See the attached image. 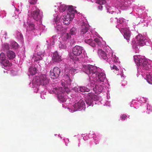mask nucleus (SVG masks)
I'll list each match as a JSON object with an SVG mask.
<instances>
[{
  "instance_id": "obj_1",
  "label": "nucleus",
  "mask_w": 152,
  "mask_h": 152,
  "mask_svg": "<svg viewBox=\"0 0 152 152\" xmlns=\"http://www.w3.org/2000/svg\"><path fill=\"white\" fill-rule=\"evenodd\" d=\"M134 58L135 63L140 68L145 70L148 69V61L145 56L136 55L134 56Z\"/></svg>"
},
{
  "instance_id": "obj_2",
  "label": "nucleus",
  "mask_w": 152,
  "mask_h": 152,
  "mask_svg": "<svg viewBox=\"0 0 152 152\" xmlns=\"http://www.w3.org/2000/svg\"><path fill=\"white\" fill-rule=\"evenodd\" d=\"M83 69L84 72L88 75L91 80L95 76L96 73L98 72V69L96 66L90 65L83 66Z\"/></svg>"
},
{
  "instance_id": "obj_3",
  "label": "nucleus",
  "mask_w": 152,
  "mask_h": 152,
  "mask_svg": "<svg viewBox=\"0 0 152 152\" xmlns=\"http://www.w3.org/2000/svg\"><path fill=\"white\" fill-rule=\"evenodd\" d=\"M35 80L37 83L40 82V84L43 86H45L49 83V80L48 77L45 75H41L40 77H36L35 78Z\"/></svg>"
},
{
  "instance_id": "obj_4",
  "label": "nucleus",
  "mask_w": 152,
  "mask_h": 152,
  "mask_svg": "<svg viewBox=\"0 0 152 152\" xmlns=\"http://www.w3.org/2000/svg\"><path fill=\"white\" fill-rule=\"evenodd\" d=\"M98 100V98L96 95L93 93H89L86 96V102L89 106H90L92 104L93 100L96 101Z\"/></svg>"
},
{
  "instance_id": "obj_5",
  "label": "nucleus",
  "mask_w": 152,
  "mask_h": 152,
  "mask_svg": "<svg viewBox=\"0 0 152 152\" xmlns=\"http://www.w3.org/2000/svg\"><path fill=\"white\" fill-rule=\"evenodd\" d=\"M106 77L105 74L103 72H99L96 73V75L92 79L95 82L99 83L104 82Z\"/></svg>"
},
{
  "instance_id": "obj_6",
  "label": "nucleus",
  "mask_w": 152,
  "mask_h": 152,
  "mask_svg": "<svg viewBox=\"0 0 152 152\" xmlns=\"http://www.w3.org/2000/svg\"><path fill=\"white\" fill-rule=\"evenodd\" d=\"M0 62H1L5 67L7 66H11L12 65V63L6 59V57L4 54L1 53L0 54Z\"/></svg>"
},
{
  "instance_id": "obj_7",
  "label": "nucleus",
  "mask_w": 152,
  "mask_h": 152,
  "mask_svg": "<svg viewBox=\"0 0 152 152\" xmlns=\"http://www.w3.org/2000/svg\"><path fill=\"white\" fill-rule=\"evenodd\" d=\"M60 69L58 67H54L52 71H50V76L51 78L55 79L57 78L60 73Z\"/></svg>"
},
{
  "instance_id": "obj_8",
  "label": "nucleus",
  "mask_w": 152,
  "mask_h": 152,
  "mask_svg": "<svg viewBox=\"0 0 152 152\" xmlns=\"http://www.w3.org/2000/svg\"><path fill=\"white\" fill-rule=\"evenodd\" d=\"M137 44L139 46H143L146 45L145 40H147L145 37L141 34H139L136 37Z\"/></svg>"
},
{
  "instance_id": "obj_9",
  "label": "nucleus",
  "mask_w": 152,
  "mask_h": 152,
  "mask_svg": "<svg viewBox=\"0 0 152 152\" xmlns=\"http://www.w3.org/2000/svg\"><path fill=\"white\" fill-rule=\"evenodd\" d=\"M31 15L34 19L36 21L41 20L42 17V14L40 12V10L39 9L33 11L31 13Z\"/></svg>"
},
{
  "instance_id": "obj_10",
  "label": "nucleus",
  "mask_w": 152,
  "mask_h": 152,
  "mask_svg": "<svg viewBox=\"0 0 152 152\" xmlns=\"http://www.w3.org/2000/svg\"><path fill=\"white\" fill-rule=\"evenodd\" d=\"M83 51V48L78 45L75 46L72 49L73 54L76 56H80Z\"/></svg>"
},
{
  "instance_id": "obj_11",
  "label": "nucleus",
  "mask_w": 152,
  "mask_h": 152,
  "mask_svg": "<svg viewBox=\"0 0 152 152\" xmlns=\"http://www.w3.org/2000/svg\"><path fill=\"white\" fill-rule=\"evenodd\" d=\"M121 32L123 34L124 37L127 41L129 42V40L130 35V31L127 28H122L120 30Z\"/></svg>"
},
{
  "instance_id": "obj_12",
  "label": "nucleus",
  "mask_w": 152,
  "mask_h": 152,
  "mask_svg": "<svg viewBox=\"0 0 152 152\" xmlns=\"http://www.w3.org/2000/svg\"><path fill=\"white\" fill-rule=\"evenodd\" d=\"M84 102L82 100H80L77 103H75L73 105V107L74 108V111H76L79 110L83 108L85 105Z\"/></svg>"
},
{
  "instance_id": "obj_13",
  "label": "nucleus",
  "mask_w": 152,
  "mask_h": 152,
  "mask_svg": "<svg viewBox=\"0 0 152 152\" xmlns=\"http://www.w3.org/2000/svg\"><path fill=\"white\" fill-rule=\"evenodd\" d=\"M98 54L99 57H101L103 59L106 61H107L108 60L107 54L102 49H98Z\"/></svg>"
},
{
  "instance_id": "obj_14",
  "label": "nucleus",
  "mask_w": 152,
  "mask_h": 152,
  "mask_svg": "<svg viewBox=\"0 0 152 152\" xmlns=\"http://www.w3.org/2000/svg\"><path fill=\"white\" fill-rule=\"evenodd\" d=\"M52 59L53 61L56 62H59L62 60L61 56H59L57 51L53 53Z\"/></svg>"
},
{
  "instance_id": "obj_15",
  "label": "nucleus",
  "mask_w": 152,
  "mask_h": 152,
  "mask_svg": "<svg viewBox=\"0 0 152 152\" xmlns=\"http://www.w3.org/2000/svg\"><path fill=\"white\" fill-rule=\"evenodd\" d=\"M89 32L87 25L84 23L82 24L81 26L80 30V32L81 35H83L86 33H88Z\"/></svg>"
},
{
  "instance_id": "obj_16",
  "label": "nucleus",
  "mask_w": 152,
  "mask_h": 152,
  "mask_svg": "<svg viewBox=\"0 0 152 152\" xmlns=\"http://www.w3.org/2000/svg\"><path fill=\"white\" fill-rule=\"evenodd\" d=\"M104 88L100 85H97L95 86L93 90L95 91V93L97 94H99L103 90Z\"/></svg>"
},
{
  "instance_id": "obj_17",
  "label": "nucleus",
  "mask_w": 152,
  "mask_h": 152,
  "mask_svg": "<svg viewBox=\"0 0 152 152\" xmlns=\"http://www.w3.org/2000/svg\"><path fill=\"white\" fill-rule=\"evenodd\" d=\"M6 56L9 59H13L15 58L16 55L14 52L11 50H9L7 52Z\"/></svg>"
},
{
  "instance_id": "obj_18",
  "label": "nucleus",
  "mask_w": 152,
  "mask_h": 152,
  "mask_svg": "<svg viewBox=\"0 0 152 152\" xmlns=\"http://www.w3.org/2000/svg\"><path fill=\"white\" fill-rule=\"evenodd\" d=\"M28 26L26 27V30L27 31H33V32H34V30L35 29V25L34 24L28 22L27 23Z\"/></svg>"
},
{
  "instance_id": "obj_19",
  "label": "nucleus",
  "mask_w": 152,
  "mask_h": 152,
  "mask_svg": "<svg viewBox=\"0 0 152 152\" xmlns=\"http://www.w3.org/2000/svg\"><path fill=\"white\" fill-rule=\"evenodd\" d=\"M74 16V15L73 13L70 14L68 13V12H67V15H65L64 16L63 19L71 20L72 19H73Z\"/></svg>"
},
{
  "instance_id": "obj_20",
  "label": "nucleus",
  "mask_w": 152,
  "mask_h": 152,
  "mask_svg": "<svg viewBox=\"0 0 152 152\" xmlns=\"http://www.w3.org/2000/svg\"><path fill=\"white\" fill-rule=\"evenodd\" d=\"M53 90H55L56 93L59 95L61 94H63L64 92H65L64 89L62 87H58L55 88L54 89H53Z\"/></svg>"
},
{
  "instance_id": "obj_21",
  "label": "nucleus",
  "mask_w": 152,
  "mask_h": 152,
  "mask_svg": "<svg viewBox=\"0 0 152 152\" xmlns=\"http://www.w3.org/2000/svg\"><path fill=\"white\" fill-rule=\"evenodd\" d=\"M37 70L35 67H31L29 68L28 73L32 75H34L37 73Z\"/></svg>"
},
{
  "instance_id": "obj_22",
  "label": "nucleus",
  "mask_w": 152,
  "mask_h": 152,
  "mask_svg": "<svg viewBox=\"0 0 152 152\" xmlns=\"http://www.w3.org/2000/svg\"><path fill=\"white\" fill-rule=\"evenodd\" d=\"M71 38L70 34L68 33H65L62 37V39L63 41H66L67 39Z\"/></svg>"
},
{
  "instance_id": "obj_23",
  "label": "nucleus",
  "mask_w": 152,
  "mask_h": 152,
  "mask_svg": "<svg viewBox=\"0 0 152 152\" xmlns=\"http://www.w3.org/2000/svg\"><path fill=\"white\" fill-rule=\"evenodd\" d=\"M146 79L148 83L151 84H152V75L149 74V75H146Z\"/></svg>"
},
{
  "instance_id": "obj_24",
  "label": "nucleus",
  "mask_w": 152,
  "mask_h": 152,
  "mask_svg": "<svg viewBox=\"0 0 152 152\" xmlns=\"http://www.w3.org/2000/svg\"><path fill=\"white\" fill-rule=\"evenodd\" d=\"M70 34L72 35H75L77 32V29L75 27H73L70 29Z\"/></svg>"
},
{
  "instance_id": "obj_25",
  "label": "nucleus",
  "mask_w": 152,
  "mask_h": 152,
  "mask_svg": "<svg viewBox=\"0 0 152 152\" xmlns=\"http://www.w3.org/2000/svg\"><path fill=\"white\" fill-rule=\"evenodd\" d=\"M11 47L15 49H17L18 48V45L15 42H12L10 45Z\"/></svg>"
},
{
  "instance_id": "obj_26",
  "label": "nucleus",
  "mask_w": 152,
  "mask_h": 152,
  "mask_svg": "<svg viewBox=\"0 0 152 152\" xmlns=\"http://www.w3.org/2000/svg\"><path fill=\"white\" fill-rule=\"evenodd\" d=\"M79 91L82 92H88L89 90L88 88L85 87H80L79 88Z\"/></svg>"
},
{
  "instance_id": "obj_27",
  "label": "nucleus",
  "mask_w": 152,
  "mask_h": 152,
  "mask_svg": "<svg viewBox=\"0 0 152 152\" xmlns=\"http://www.w3.org/2000/svg\"><path fill=\"white\" fill-rule=\"evenodd\" d=\"M67 8V7L64 4H62L60 6L59 10L61 12H64Z\"/></svg>"
},
{
  "instance_id": "obj_28",
  "label": "nucleus",
  "mask_w": 152,
  "mask_h": 152,
  "mask_svg": "<svg viewBox=\"0 0 152 152\" xmlns=\"http://www.w3.org/2000/svg\"><path fill=\"white\" fill-rule=\"evenodd\" d=\"M65 77L66 78V83L69 85H70L71 84V80L70 79L69 77L67 75H65Z\"/></svg>"
},
{
  "instance_id": "obj_29",
  "label": "nucleus",
  "mask_w": 152,
  "mask_h": 152,
  "mask_svg": "<svg viewBox=\"0 0 152 152\" xmlns=\"http://www.w3.org/2000/svg\"><path fill=\"white\" fill-rule=\"evenodd\" d=\"M68 11L69 12V13L70 14H72V13L73 14V12H74V10H73V8L72 6H69L68 7Z\"/></svg>"
},
{
  "instance_id": "obj_30",
  "label": "nucleus",
  "mask_w": 152,
  "mask_h": 152,
  "mask_svg": "<svg viewBox=\"0 0 152 152\" xmlns=\"http://www.w3.org/2000/svg\"><path fill=\"white\" fill-rule=\"evenodd\" d=\"M58 98L60 101L62 102H64L66 101V99L62 95H58Z\"/></svg>"
},
{
  "instance_id": "obj_31",
  "label": "nucleus",
  "mask_w": 152,
  "mask_h": 152,
  "mask_svg": "<svg viewBox=\"0 0 152 152\" xmlns=\"http://www.w3.org/2000/svg\"><path fill=\"white\" fill-rule=\"evenodd\" d=\"M56 28L58 31H61L63 30V28L61 25L58 24L56 27Z\"/></svg>"
},
{
  "instance_id": "obj_32",
  "label": "nucleus",
  "mask_w": 152,
  "mask_h": 152,
  "mask_svg": "<svg viewBox=\"0 0 152 152\" xmlns=\"http://www.w3.org/2000/svg\"><path fill=\"white\" fill-rule=\"evenodd\" d=\"M83 36L84 38H85V39H91V35L90 33L89 32H88V33H86V34L83 35Z\"/></svg>"
},
{
  "instance_id": "obj_33",
  "label": "nucleus",
  "mask_w": 152,
  "mask_h": 152,
  "mask_svg": "<svg viewBox=\"0 0 152 152\" xmlns=\"http://www.w3.org/2000/svg\"><path fill=\"white\" fill-rule=\"evenodd\" d=\"M96 2L99 5H102L105 4L106 1L105 0H97Z\"/></svg>"
},
{
  "instance_id": "obj_34",
  "label": "nucleus",
  "mask_w": 152,
  "mask_h": 152,
  "mask_svg": "<svg viewBox=\"0 0 152 152\" xmlns=\"http://www.w3.org/2000/svg\"><path fill=\"white\" fill-rule=\"evenodd\" d=\"M94 41L97 43L98 45H101V42L100 41L99 39L98 38H95L94 39Z\"/></svg>"
},
{
  "instance_id": "obj_35",
  "label": "nucleus",
  "mask_w": 152,
  "mask_h": 152,
  "mask_svg": "<svg viewBox=\"0 0 152 152\" xmlns=\"http://www.w3.org/2000/svg\"><path fill=\"white\" fill-rule=\"evenodd\" d=\"M64 89L65 92V91L67 94H70V90L67 87H65V88H64Z\"/></svg>"
},
{
  "instance_id": "obj_36",
  "label": "nucleus",
  "mask_w": 152,
  "mask_h": 152,
  "mask_svg": "<svg viewBox=\"0 0 152 152\" xmlns=\"http://www.w3.org/2000/svg\"><path fill=\"white\" fill-rule=\"evenodd\" d=\"M37 0H29L28 1L30 4H34L37 3Z\"/></svg>"
},
{
  "instance_id": "obj_37",
  "label": "nucleus",
  "mask_w": 152,
  "mask_h": 152,
  "mask_svg": "<svg viewBox=\"0 0 152 152\" xmlns=\"http://www.w3.org/2000/svg\"><path fill=\"white\" fill-rule=\"evenodd\" d=\"M4 48L5 50H8L10 48V46L7 44H5L4 45Z\"/></svg>"
},
{
  "instance_id": "obj_38",
  "label": "nucleus",
  "mask_w": 152,
  "mask_h": 152,
  "mask_svg": "<svg viewBox=\"0 0 152 152\" xmlns=\"http://www.w3.org/2000/svg\"><path fill=\"white\" fill-rule=\"evenodd\" d=\"M63 23L65 25H68L70 23V20H68L66 19H63Z\"/></svg>"
},
{
  "instance_id": "obj_39",
  "label": "nucleus",
  "mask_w": 152,
  "mask_h": 152,
  "mask_svg": "<svg viewBox=\"0 0 152 152\" xmlns=\"http://www.w3.org/2000/svg\"><path fill=\"white\" fill-rule=\"evenodd\" d=\"M92 40L90 39H85V42L86 43L90 45L91 43L92 42Z\"/></svg>"
},
{
  "instance_id": "obj_40",
  "label": "nucleus",
  "mask_w": 152,
  "mask_h": 152,
  "mask_svg": "<svg viewBox=\"0 0 152 152\" xmlns=\"http://www.w3.org/2000/svg\"><path fill=\"white\" fill-rule=\"evenodd\" d=\"M111 69L113 70H115L116 71L119 70L117 68V67L115 65H113V66H111Z\"/></svg>"
},
{
  "instance_id": "obj_41",
  "label": "nucleus",
  "mask_w": 152,
  "mask_h": 152,
  "mask_svg": "<svg viewBox=\"0 0 152 152\" xmlns=\"http://www.w3.org/2000/svg\"><path fill=\"white\" fill-rule=\"evenodd\" d=\"M127 115H126L124 114L122 115L120 118H121V120L123 121L126 118Z\"/></svg>"
},
{
  "instance_id": "obj_42",
  "label": "nucleus",
  "mask_w": 152,
  "mask_h": 152,
  "mask_svg": "<svg viewBox=\"0 0 152 152\" xmlns=\"http://www.w3.org/2000/svg\"><path fill=\"white\" fill-rule=\"evenodd\" d=\"M59 47L61 48L65 49L66 48V46L65 45H62L61 43L59 45Z\"/></svg>"
},
{
  "instance_id": "obj_43",
  "label": "nucleus",
  "mask_w": 152,
  "mask_h": 152,
  "mask_svg": "<svg viewBox=\"0 0 152 152\" xmlns=\"http://www.w3.org/2000/svg\"><path fill=\"white\" fill-rule=\"evenodd\" d=\"M17 36H19L20 38H22L23 37V35L22 34L19 32L17 33Z\"/></svg>"
},
{
  "instance_id": "obj_44",
  "label": "nucleus",
  "mask_w": 152,
  "mask_h": 152,
  "mask_svg": "<svg viewBox=\"0 0 152 152\" xmlns=\"http://www.w3.org/2000/svg\"><path fill=\"white\" fill-rule=\"evenodd\" d=\"M56 37V36H53L52 37V39H53L52 42H55V41H56L57 39L55 38Z\"/></svg>"
},
{
  "instance_id": "obj_45",
  "label": "nucleus",
  "mask_w": 152,
  "mask_h": 152,
  "mask_svg": "<svg viewBox=\"0 0 152 152\" xmlns=\"http://www.w3.org/2000/svg\"><path fill=\"white\" fill-rule=\"evenodd\" d=\"M72 90L75 92H77L78 91V88L76 87H74L72 88Z\"/></svg>"
},
{
  "instance_id": "obj_46",
  "label": "nucleus",
  "mask_w": 152,
  "mask_h": 152,
  "mask_svg": "<svg viewBox=\"0 0 152 152\" xmlns=\"http://www.w3.org/2000/svg\"><path fill=\"white\" fill-rule=\"evenodd\" d=\"M90 45L93 47H95L96 46L95 43L93 42V41L91 43Z\"/></svg>"
},
{
  "instance_id": "obj_47",
  "label": "nucleus",
  "mask_w": 152,
  "mask_h": 152,
  "mask_svg": "<svg viewBox=\"0 0 152 152\" xmlns=\"http://www.w3.org/2000/svg\"><path fill=\"white\" fill-rule=\"evenodd\" d=\"M61 85L63 87V88H65V87H66V84L65 83H64V82L63 81H62L61 82Z\"/></svg>"
},
{
  "instance_id": "obj_48",
  "label": "nucleus",
  "mask_w": 152,
  "mask_h": 152,
  "mask_svg": "<svg viewBox=\"0 0 152 152\" xmlns=\"http://www.w3.org/2000/svg\"><path fill=\"white\" fill-rule=\"evenodd\" d=\"M117 22L119 23H122L123 22V20L122 19L117 20Z\"/></svg>"
},
{
  "instance_id": "obj_49",
  "label": "nucleus",
  "mask_w": 152,
  "mask_h": 152,
  "mask_svg": "<svg viewBox=\"0 0 152 152\" xmlns=\"http://www.w3.org/2000/svg\"><path fill=\"white\" fill-rule=\"evenodd\" d=\"M42 59V58L41 56H39L38 57H37L36 60V61H37L39 60H41Z\"/></svg>"
},
{
  "instance_id": "obj_50",
  "label": "nucleus",
  "mask_w": 152,
  "mask_h": 152,
  "mask_svg": "<svg viewBox=\"0 0 152 152\" xmlns=\"http://www.w3.org/2000/svg\"><path fill=\"white\" fill-rule=\"evenodd\" d=\"M103 7L101 5H99L98 6V8L99 9L101 10L102 8Z\"/></svg>"
},
{
  "instance_id": "obj_51",
  "label": "nucleus",
  "mask_w": 152,
  "mask_h": 152,
  "mask_svg": "<svg viewBox=\"0 0 152 152\" xmlns=\"http://www.w3.org/2000/svg\"><path fill=\"white\" fill-rule=\"evenodd\" d=\"M76 60H78V58H76Z\"/></svg>"
},
{
  "instance_id": "obj_52",
  "label": "nucleus",
  "mask_w": 152,
  "mask_h": 152,
  "mask_svg": "<svg viewBox=\"0 0 152 152\" xmlns=\"http://www.w3.org/2000/svg\"><path fill=\"white\" fill-rule=\"evenodd\" d=\"M24 25H25L26 26V24H24Z\"/></svg>"
}]
</instances>
